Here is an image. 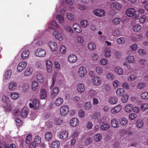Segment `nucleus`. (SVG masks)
<instances>
[{
  "label": "nucleus",
  "mask_w": 148,
  "mask_h": 148,
  "mask_svg": "<svg viewBox=\"0 0 148 148\" xmlns=\"http://www.w3.org/2000/svg\"><path fill=\"white\" fill-rule=\"evenodd\" d=\"M39 105L38 100L36 99H34L33 100L32 104L31 103H29V106L30 108H33L34 110L37 109Z\"/></svg>",
  "instance_id": "1"
},
{
  "label": "nucleus",
  "mask_w": 148,
  "mask_h": 148,
  "mask_svg": "<svg viewBox=\"0 0 148 148\" xmlns=\"http://www.w3.org/2000/svg\"><path fill=\"white\" fill-rule=\"evenodd\" d=\"M46 54L45 51L41 48H39L36 49L35 52L36 56L39 57H43Z\"/></svg>",
  "instance_id": "2"
},
{
  "label": "nucleus",
  "mask_w": 148,
  "mask_h": 148,
  "mask_svg": "<svg viewBox=\"0 0 148 148\" xmlns=\"http://www.w3.org/2000/svg\"><path fill=\"white\" fill-rule=\"evenodd\" d=\"M27 65V62L25 61H22L18 64L17 68V70L19 72L22 71L25 68Z\"/></svg>",
  "instance_id": "3"
},
{
  "label": "nucleus",
  "mask_w": 148,
  "mask_h": 148,
  "mask_svg": "<svg viewBox=\"0 0 148 148\" xmlns=\"http://www.w3.org/2000/svg\"><path fill=\"white\" fill-rule=\"evenodd\" d=\"M69 111V108L67 106H64L61 108L60 112L61 115L63 116L66 115Z\"/></svg>",
  "instance_id": "4"
},
{
  "label": "nucleus",
  "mask_w": 148,
  "mask_h": 148,
  "mask_svg": "<svg viewBox=\"0 0 148 148\" xmlns=\"http://www.w3.org/2000/svg\"><path fill=\"white\" fill-rule=\"evenodd\" d=\"M87 73L86 69L83 67L81 66L79 69L78 73L80 77H82L86 75Z\"/></svg>",
  "instance_id": "5"
},
{
  "label": "nucleus",
  "mask_w": 148,
  "mask_h": 148,
  "mask_svg": "<svg viewBox=\"0 0 148 148\" xmlns=\"http://www.w3.org/2000/svg\"><path fill=\"white\" fill-rule=\"evenodd\" d=\"M122 7V5L117 2H114L112 3L110 5L111 8L113 10H120Z\"/></svg>",
  "instance_id": "6"
},
{
  "label": "nucleus",
  "mask_w": 148,
  "mask_h": 148,
  "mask_svg": "<svg viewBox=\"0 0 148 148\" xmlns=\"http://www.w3.org/2000/svg\"><path fill=\"white\" fill-rule=\"evenodd\" d=\"M93 13L96 16L101 17L104 15L105 12L103 10L97 9L93 11Z\"/></svg>",
  "instance_id": "7"
},
{
  "label": "nucleus",
  "mask_w": 148,
  "mask_h": 148,
  "mask_svg": "<svg viewBox=\"0 0 148 148\" xmlns=\"http://www.w3.org/2000/svg\"><path fill=\"white\" fill-rule=\"evenodd\" d=\"M135 10L133 8H129L128 9L126 12L127 15L130 17H132L135 15Z\"/></svg>",
  "instance_id": "8"
},
{
  "label": "nucleus",
  "mask_w": 148,
  "mask_h": 148,
  "mask_svg": "<svg viewBox=\"0 0 148 148\" xmlns=\"http://www.w3.org/2000/svg\"><path fill=\"white\" fill-rule=\"evenodd\" d=\"M122 108V106L120 105H119L111 109V113L113 114H116L119 112L121 110Z\"/></svg>",
  "instance_id": "9"
},
{
  "label": "nucleus",
  "mask_w": 148,
  "mask_h": 148,
  "mask_svg": "<svg viewBox=\"0 0 148 148\" xmlns=\"http://www.w3.org/2000/svg\"><path fill=\"white\" fill-rule=\"evenodd\" d=\"M77 60V57L74 54H71L68 56V61L70 63L75 62Z\"/></svg>",
  "instance_id": "10"
},
{
  "label": "nucleus",
  "mask_w": 148,
  "mask_h": 148,
  "mask_svg": "<svg viewBox=\"0 0 148 148\" xmlns=\"http://www.w3.org/2000/svg\"><path fill=\"white\" fill-rule=\"evenodd\" d=\"M111 126L114 128H117L119 126V123L117 119H113L111 121Z\"/></svg>",
  "instance_id": "11"
},
{
  "label": "nucleus",
  "mask_w": 148,
  "mask_h": 148,
  "mask_svg": "<svg viewBox=\"0 0 148 148\" xmlns=\"http://www.w3.org/2000/svg\"><path fill=\"white\" fill-rule=\"evenodd\" d=\"M70 123L71 126L75 127L78 125L79 121L77 119L74 118L70 120Z\"/></svg>",
  "instance_id": "12"
},
{
  "label": "nucleus",
  "mask_w": 148,
  "mask_h": 148,
  "mask_svg": "<svg viewBox=\"0 0 148 148\" xmlns=\"http://www.w3.org/2000/svg\"><path fill=\"white\" fill-rule=\"evenodd\" d=\"M76 89L79 92H83L85 90L84 85L82 84H79L76 86Z\"/></svg>",
  "instance_id": "13"
},
{
  "label": "nucleus",
  "mask_w": 148,
  "mask_h": 148,
  "mask_svg": "<svg viewBox=\"0 0 148 148\" xmlns=\"http://www.w3.org/2000/svg\"><path fill=\"white\" fill-rule=\"evenodd\" d=\"M125 90L123 88H119L116 90V94L119 97L123 96L125 94Z\"/></svg>",
  "instance_id": "14"
},
{
  "label": "nucleus",
  "mask_w": 148,
  "mask_h": 148,
  "mask_svg": "<svg viewBox=\"0 0 148 148\" xmlns=\"http://www.w3.org/2000/svg\"><path fill=\"white\" fill-rule=\"evenodd\" d=\"M29 54V51L28 49L24 50L22 52L21 56L23 59H25L27 58Z\"/></svg>",
  "instance_id": "15"
},
{
  "label": "nucleus",
  "mask_w": 148,
  "mask_h": 148,
  "mask_svg": "<svg viewBox=\"0 0 148 148\" xmlns=\"http://www.w3.org/2000/svg\"><path fill=\"white\" fill-rule=\"evenodd\" d=\"M117 101L118 99L115 96H111L108 99L109 102L112 104H116Z\"/></svg>",
  "instance_id": "16"
},
{
  "label": "nucleus",
  "mask_w": 148,
  "mask_h": 148,
  "mask_svg": "<svg viewBox=\"0 0 148 148\" xmlns=\"http://www.w3.org/2000/svg\"><path fill=\"white\" fill-rule=\"evenodd\" d=\"M59 89L58 87H55L53 90L51 92V96L52 97H56L58 93Z\"/></svg>",
  "instance_id": "17"
},
{
  "label": "nucleus",
  "mask_w": 148,
  "mask_h": 148,
  "mask_svg": "<svg viewBox=\"0 0 148 148\" xmlns=\"http://www.w3.org/2000/svg\"><path fill=\"white\" fill-rule=\"evenodd\" d=\"M92 80L94 84L97 85H99L101 81V78L97 76L94 77L92 79Z\"/></svg>",
  "instance_id": "18"
},
{
  "label": "nucleus",
  "mask_w": 148,
  "mask_h": 148,
  "mask_svg": "<svg viewBox=\"0 0 148 148\" xmlns=\"http://www.w3.org/2000/svg\"><path fill=\"white\" fill-rule=\"evenodd\" d=\"M49 46L52 51H55L57 49V45L56 43L53 42L51 41L49 43Z\"/></svg>",
  "instance_id": "19"
},
{
  "label": "nucleus",
  "mask_w": 148,
  "mask_h": 148,
  "mask_svg": "<svg viewBox=\"0 0 148 148\" xmlns=\"http://www.w3.org/2000/svg\"><path fill=\"white\" fill-rule=\"evenodd\" d=\"M68 132L65 131H62L60 134V138L62 139H64L68 137Z\"/></svg>",
  "instance_id": "20"
},
{
  "label": "nucleus",
  "mask_w": 148,
  "mask_h": 148,
  "mask_svg": "<svg viewBox=\"0 0 148 148\" xmlns=\"http://www.w3.org/2000/svg\"><path fill=\"white\" fill-rule=\"evenodd\" d=\"M47 96V92L45 90L42 89L40 90V98L41 99H45Z\"/></svg>",
  "instance_id": "21"
},
{
  "label": "nucleus",
  "mask_w": 148,
  "mask_h": 148,
  "mask_svg": "<svg viewBox=\"0 0 148 148\" xmlns=\"http://www.w3.org/2000/svg\"><path fill=\"white\" fill-rule=\"evenodd\" d=\"M17 87L16 83L14 82H12L10 84L9 88L10 90H14Z\"/></svg>",
  "instance_id": "22"
},
{
  "label": "nucleus",
  "mask_w": 148,
  "mask_h": 148,
  "mask_svg": "<svg viewBox=\"0 0 148 148\" xmlns=\"http://www.w3.org/2000/svg\"><path fill=\"white\" fill-rule=\"evenodd\" d=\"M52 133L50 132H47L45 135V138L46 140L49 141L51 140L52 136Z\"/></svg>",
  "instance_id": "23"
},
{
  "label": "nucleus",
  "mask_w": 148,
  "mask_h": 148,
  "mask_svg": "<svg viewBox=\"0 0 148 148\" xmlns=\"http://www.w3.org/2000/svg\"><path fill=\"white\" fill-rule=\"evenodd\" d=\"M63 99L61 97L57 98L55 101V104L56 106H59L61 105L63 102Z\"/></svg>",
  "instance_id": "24"
},
{
  "label": "nucleus",
  "mask_w": 148,
  "mask_h": 148,
  "mask_svg": "<svg viewBox=\"0 0 148 148\" xmlns=\"http://www.w3.org/2000/svg\"><path fill=\"white\" fill-rule=\"evenodd\" d=\"M59 146L60 142L58 141L53 142L51 145V148H58Z\"/></svg>",
  "instance_id": "25"
},
{
  "label": "nucleus",
  "mask_w": 148,
  "mask_h": 148,
  "mask_svg": "<svg viewBox=\"0 0 148 148\" xmlns=\"http://www.w3.org/2000/svg\"><path fill=\"white\" fill-rule=\"evenodd\" d=\"M53 33L56 37L58 40L60 41L62 40L63 38L60 33L56 32H53Z\"/></svg>",
  "instance_id": "26"
},
{
  "label": "nucleus",
  "mask_w": 148,
  "mask_h": 148,
  "mask_svg": "<svg viewBox=\"0 0 148 148\" xmlns=\"http://www.w3.org/2000/svg\"><path fill=\"white\" fill-rule=\"evenodd\" d=\"M110 127L109 124L108 123H104L101 126L100 128L102 130H108Z\"/></svg>",
  "instance_id": "27"
},
{
  "label": "nucleus",
  "mask_w": 148,
  "mask_h": 148,
  "mask_svg": "<svg viewBox=\"0 0 148 148\" xmlns=\"http://www.w3.org/2000/svg\"><path fill=\"white\" fill-rule=\"evenodd\" d=\"M32 72V70L31 68H27L24 73L25 76H28L30 75Z\"/></svg>",
  "instance_id": "28"
},
{
  "label": "nucleus",
  "mask_w": 148,
  "mask_h": 148,
  "mask_svg": "<svg viewBox=\"0 0 148 148\" xmlns=\"http://www.w3.org/2000/svg\"><path fill=\"white\" fill-rule=\"evenodd\" d=\"M46 65L48 71H51L52 67V63L50 60H48L47 61Z\"/></svg>",
  "instance_id": "29"
},
{
  "label": "nucleus",
  "mask_w": 148,
  "mask_h": 148,
  "mask_svg": "<svg viewBox=\"0 0 148 148\" xmlns=\"http://www.w3.org/2000/svg\"><path fill=\"white\" fill-rule=\"evenodd\" d=\"M115 71L118 74L120 75H122L123 71L122 69L119 67H117L114 69Z\"/></svg>",
  "instance_id": "30"
},
{
  "label": "nucleus",
  "mask_w": 148,
  "mask_h": 148,
  "mask_svg": "<svg viewBox=\"0 0 148 148\" xmlns=\"http://www.w3.org/2000/svg\"><path fill=\"white\" fill-rule=\"evenodd\" d=\"M56 18L59 23H62L64 21V17L60 14H58L56 16Z\"/></svg>",
  "instance_id": "31"
},
{
  "label": "nucleus",
  "mask_w": 148,
  "mask_h": 148,
  "mask_svg": "<svg viewBox=\"0 0 148 148\" xmlns=\"http://www.w3.org/2000/svg\"><path fill=\"white\" fill-rule=\"evenodd\" d=\"M136 125L138 128L142 127L143 125V122L141 119L138 120L136 123Z\"/></svg>",
  "instance_id": "32"
},
{
  "label": "nucleus",
  "mask_w": 148,
  "mask_h": 148,
  "mask_svg": "<svg viewBox=\"0 0 148 148\" xmlns=\"http://www.w3.org/2000/svg\"><path fill=\"white\" fill-rule=\"evenodd\" d=\"M10 96L12 99H16L19 97V94L17 92H12L10 94Z\"/></svg>",
  "instance_id": "33"
},
{
  "label": "nucleus",
  "mask_w": 148,
  "mask_h": 148,
  "mask_svg": "<svg viewBox=\"0 0 148 148\" xmlns=\"http://www.w3.org/2000/svg\"><path fill=\"white\" fill-rule=\"evenodd\" d=\"M133 106L132 104H128L125 107V110L127 112H130L132 110Z\"/></svg>",
  "instance_id": "34"
},
{
  "label": "nucleus",
  "mask_w": 148,
  "mask_h": 148,
  "mask_svg": "<svg viewBox=\"0 0 148 148\" xmlns=\"http://www.w3.org/2000/svg\"><path fill=\"white\" fill-rule=\"evenodd\" d=\"M128 123L127 119L125 118H122L120 120V124L123 125H126Z\"/></svg>",
  "instance_id": "35"
},
{
  "label": "nucleus",
  "mask_w": 148,
  "mask_h": 148,
  "mask_svg": "<svg viewBox=\"0 0 148 148\" xmlns=\"http://www.w3.org/2000/svg\"><path fill=\"white\" fill-rule=\"evenodd\" d=\"M88 48L91 50H94L96 47L95 45L93 43H90L88 45Z\"/></svg>",
  "instance_id": "36"
},
{
  "label": "nucleus",
  "mask_w": 148,
  "mask_h": 148,
  "mask_svg": "<svg viewBox=\"0 0 148 148\" xmlns=\"http://www.w3.org/2000/svg\"><path fill=\"white\" fill-rule=\"evenodd\" d=\"M36 77L37 80L39 82H42L43 81V77L41 74H38L36 76Z\"/></svg>",
  "instance_id": "37"
},
{
  "label": "nucleus",
  "mask_w": 148,
  "mask_h": 148,
  "mask_svg": "<svg viewBox=\"0 0 148 148\" xmlns=\"http://www.w3.org/2000/svg\"><path fill=\"white\" fill-rule=\"evenodd\" d=\"M140 97L142 99H148V92H143L140 95Z\"/></svg>",
  "instance_id": "38"
},
{
  "label": "nucleus",
  "mask_w": 148,
  "mask_h": 148,
  "mask_svg": "<svg viewBox=\"0 0 148 148\" xmlns=\"http://www.w3.org/2000/svg\"><path fill=\"white\" fill-rule=\"evenodd\" d=\"M81 25L83 27H86L88 25V22L86 20H83L80 22Z\"/></svg>",
  "instance_id": "39"
},
{
  "label": "nucleus",
  "mask_w": 148,
  "mask_h": 148,
  "mask_svg": "<svg viewBox=\"0 0 148 148\" xmlns=\"http://www.w3.org/2000/svg\"><path fill=\"white\" fill-rule=\"evenodd\" d=\"M142 26L136 24L133 27V29L135 32H138L141 29Z\"/></svg>",
  "instance_id": "40"
},
{
  "label": "nucleus",
  "mask_w": 148,
  "mask_h": 148,
  "mask_svg": "<svg viewBox=\"0 0 148 148\" xmlns=\"http://www.w3.org/2000/svg\"><path fill=\"white\" fill-rule=\"evenodd\" d=\"M38 84L36 81L33 82L32 84V89L33 90H35L38 87Z\"/></svg>",
  "instance_id": "41"
},
{
  "label": "nucleus",
  "mask_w": 148,
  "mask_h": 148,
  "mask_svg": "<svg viewBox=\"0 0 148 148\" xmlns=\"http://www.w3.org/2000/svg\"><path fill=\"white\" fill-rule=\"evenodd\" d=\"M32 140V135L31 134L28 135L26 138V142L27 144H29Z\"/></svg>",
  "instance_id": "42"
},
{
  "label": "nucleus",
  "mask_w": 148,
  "mask_h": 148,
  "mask_svg": "<svg viewBox=\"0 0 148 148\" xmlns=\"http://www.w3.org/2000/svg\"><path fill=\"white\" fill-rule=\"evenodd\" d=\"M101 137L100 134H97L94 137V140L96 142L99 141L101 139Z\"/></svg>",
  "instance_id": "43"
},
{
  "label": "nucleus",
  "mask_w": 148,
  "mask_h": 148,
  "mask_svg": "<svg viewBox=\"0 0 148 148\" xmlns=\"http://www.w3.org/2000/svg\"><path fill=\"white\" fill-rule=\"evenodd\" d=\"M105 55L106 57H109L110 56V51L109 48H106L105 51Z\"/></svg>",
  "instance_id": "44"
},
{
  "label": "nucleus",
  "mask_w": 148,
  "mask_h": 148,
  "mask_svg": "<svg viewBox=\"0 0 148 148\" xmlns=\"http://www.w3.org/2000/svg\"><path fill=\"white\" fill-rule=\"evenodd\" d=\"M128 95L127 94L125 95H123L121 99L123 103H126L128 100Z\"/></svg>",
  "instance_id": "45"
},
{
  "label": "nucleus",
  "mask_w": 148,
  "mask_h": 148,
  "mask_svg": "<svg viewBox=\"0 0 148 148\" xmlns=\"http://www.w3.org/2000/svg\"><path fill=\"white\" fill-rule=\"evenodd\" d=\"M34 142H35L37 144L40 143L41 142L40 137L38 136H35Z\"/></svg>",
  "instance_id": "46"
},
{
  "label": "nucleus",
  "mask_w": 148,
  "mask_h": 148,
  "mask_svg": "<svg viewBox=\"0 0 148 148\" xmlns=\"http://www.w3.org/2000/svg\"><path fill=\"white\" fill-rule=\"evenodd\" d=\"M12 74V72L10 70H8L5 73V76L7 79L10 78Z\"/></svg>",
  "instance_id": "47"
},
{
  "label": "nucleus",
  "mask_w": 148,
  "mask_h": 148,
  "mask_svg": "<svg viewBox=\"0 0 148 148\" xmlns=\"http://www.w3.org/2000/svg\"><path fill=\"white\" fill-rule=\"evenodd\" d=\"M136 117V114L134 113L130 114L129 116V119L131 120H134Z\"/></svg>",
  "instance_id": "48"
},
{
  "label": "nucleus",
  "mask_w": 148,
  "mask_h": 148,
  "mask_svg": "<svg viewBox=\"0 0 148 148\" xmlns=\"http://www.w3.org/2000/svg\"><path fill=\"white\" fill-rule=\"evenodd\" d=\"M121 20L120 18H116L113 20L112 22L115 25H118L120 23Z\"/></svg>",
  "instance_id": "49"
},
{
  "label": "nucleus",
  "mask_w": 148,
  "mask_h": 148,
  "mask_svg": "<svg viewBox=\"0 0 148 148\" xmlns=\"http://www.w3.org/2000/svg\"><path fill=\"white\" fill-rule=\"evenodd\" d=\"M106 77L109 79L113 80L114 77V75L113 73H107Z\"/></svg>",
  "instance_id": "50"
},
{
  "label": "nucleus",
  "mask_w": 148,
  "mask_h": 148,
  "mask_svg": "<svg viewBox=\"0 0 148 148\" xmlns=\"http://www.w3.org/2000/svg\"><path fill=\"white\" fill-rule=\"evenodd\" d=\"M127 60L130 63H133L134 61V58L132 56H129L127 58Z\"/></svg>",
  "instance_id": "51"
},
{
  "label": "nucleus",
  "mask_w": 148,
  "mask_h": 148,
  "mask_svg": "<svg viewBox=\"0 0 148 148\" xmlns=\"http://www.w3.org/2000/svg\"><path fill=\"white\" fill-rule=\"evenodd\" d=\"M140 108L142 110H145L148 108V104L147 103H143L141 105Z\"/></svg>",
  "instance_id": "52"
},
{
  "label": "nucleus",
  "mask_w": 148,
  "mask_h": 148,
  "mask_svg": "<svg viewBox=\"0 0 148 148\" xmlns=\"http://www.w3.org/2000/svg\"><path fill=\"white\" fill-rule=\"evenodd\" d=\"M27 114V111L25 110L22 109L21 113V116L24 118L26 117Z\"/></svg>",
  "instance_id": "53"
},
{
  "label": "nucleus",
  "mask_w": 148,
  "mask_h": 148,
  "mask_svg": "<svg viewBox=\"0 0 148 148\" xmlns=\"http://www.w3.org/2000/svg\"><path fill=\"white\" fill-rule=\"evenodd\" d=\"M120 84V82L118 80L114 81L113 82V86L115 88L118 87Z\"/></svg>",
  "instance_id": "54"
},
{
  "label": "nucleus",
  "mask_w": 148,
  "mask_h": 148,
  "mask_svg": "<svg viewBox=\"0 0 148 148\" xmlns=\"http://www.w3.org/2000/svg\"><path fill=\"white\" fill-rule=\"evenodd\" d=\"M108 60L105 58L102 59L100 60V63L101 64L104 65H107L108 64Z\"/></svg>",
  "instance_id": "55"
},
{
  "label": "nucleus",
  "mask_w": 148,
  "mask_h": 148,
  "mask_svg": "<svg viewBox=\"0 0 148 148\" xmlns=\"http://www.w3.org/2000/svg\"><path fill=\"white\" fill-rule=\"evenodd\" d=\"M62 122V120L58 118H56L55 120L54 123L56 125H59L61 124Z\"/></svg>",
  "instance_id": "56"
},
{
  "label": "nucleus",
  "mask_w": 148,
  "mask_h": 148,
  "mask_svg": "<svg viewBox=\"0 0 148 148\" xmlns=\"http://www.w3.org/2000/svg\"><path fill=\"white\" fill-rule=\"evenodd\" d=\"M23 91L24 92H26L29 88V84L27 83H24L23 85Z\"/></svg>",
  "instance_id": "57"
},
{
  "label": "nucleus",
  "mask_w": 148,
  "mask_h": 148,
  "mask_svg": "<svg viewBox=\"0 0 148 148\" xmlns=\"http://www.w3.org/2000/svg\"><path fill=\"white\" fill-rule=\"evenodd\" d=\"M65 30L68 32L71 33L73 32V29L69 25H66L64 27Z\"/></svg>",
  "instance_id": "58"
},
{
  "label": "nucleus",
  "mask_w": 148,
  "mask_h": 148,
  "mask_svg": "<svg viewBox=\"0 0 148 148\" xmlns=\"http://www.w3.org/2000/svg\"><path fill=\"white\" fill-rule=\"evenodd\" d=\"M91 105L90 102H87L85 104V108L86 110H89L91 108Z\"/></svg>",
  "instance_id": "59"
},
{
  "label": "nucleus",
  "mask_w": 148,
  "mask_h": 148,
  "mask_svg": "<svg viewBox=\"0 0 148 148\" xmlns=\"http://www.w3.org/2000/svg\"><path fill=\"white\" fill-rule=\"evenodd\" d=\"M146 84L144 83H139L137 86V88L138 89H141L144 88V86H145Z\"/></svg>",
  "instance_id": "60"
},
{
  "label": "nucleus",
  "mask_w": 148,
  "mask_h": 148,
  "mask_svg": "<svg viewBox=\"0 0 148 148\" xmlns=\"http://www.w3.org/2000/svg\"><path fill=\"white\" fill-rule=\"evenodd\" d=\"M125 39L123 37H121L117 39V42L119 44H122L123 43L125 42Z\"/></svg>",
  "instance_id": "61"
},
{
  "label": "nucleus",
  "mask_w": 148,
  "mask_h": 148,
  "mask_svg": "<svg viewBox=\"0 0 148 148\" xmlns=\"http://www.w3.org/2000/svg\"><path fill=\"white\" fill-rule=\"evenodd\" d=\"M138 53L140 55H145L146 54V51L143 49H140L138 51Z\"/></svg>",
  "instance_id": "62"
},
{
  "label": "nucleus",
  "mask_w": 148,
  "mask_h": 148,
  "mask_svg": "<svg viewBox=\"0 0 148 148\" xmlns=\"http://www.w3.org/2000/svg\"><path fill=\"white\" fill-rule=\"evenodd\" d=\"M66 17L68 19L71 20H72L74 19L73 15L71 13H68Z\"/></svg>",
  "instance_id": "63"
},
{
  "label": "nucleus",
  "mask_w": 148,
  "mask_h": 148,
  "mask_svg": "<svg viewBox=\"0 0 148 148\" xmlns=\"http://www.w3.org/2000/svg\"><path fill=\"white\" fill-rule=\"evenodd\" d=\"M96 71L97 73H102L103 72V70L101 67L98 66L96 68Z\"/></svg>",
  "instance_id": "64"
}]
</instances>
